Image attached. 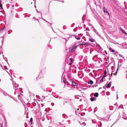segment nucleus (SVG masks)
<instances>
[{
    "mask_svg": "<svg viewBox=\"0 0 127 127\" xmlns=\"http://www.w3.org/2000/svg\"><path fill=\"white\" fill-rule=\"evenodd\" d=\"M109 49L110 50H112V48H111L110 47L109 48Z\"/></svg>",
    "mask_w": 127,
    "mask_h": 127,
    "instance_id": "nucleus-35",
    "label": "nucleus"
},
{
    "mask_svg": "<svg viewBox=\"0 0 127 127\" xmlns=\"http://www.w3.org/2000/svg\"><path fill=\"white\" fill-rule=\"evenodd\" d=\"M63 101H64L66 103H67V101H64V100H63Z\"/></svg>",
    "mask_w": 127,
    "mask_h": 127,
    "instance_id": "nucleus-49",
    "label": "nucleus"
},
{
    "mask_svg": "<svg viewBox=\"0 0 127 127\" xmlns=\"http://www.w3.org/2000/svg\"><path fill=\"white\" fill-rule=\"evenodd\" d=\"M107 73V72L106 70H105L104 71V74H106Z\"/></svg>",
    "mask_w": 127,
    "mask_h": 127,
    "instance_id": "nucleus-31",
    "label": "nucleus"
},
{
    "mask_svg": "<svg viewBox=\"0 0 127 127\" xmlns=\"http://www.w3.org/2000/svg\"><path fill=\"white\" fill-rule=\"evenodd\" d=\"M93 82L92 80H89V82H88V84H90L91 85H92L93 83Z\"/></svg>",
    "mask_w": 127,
    "mask_h": 127,
    "instance_id": "nucleus-11",
    "label": "nucleus"
},
{
    "mask_svg": "<svg viewBox=\"0 0 127 127\" xmlns=\"http://www.w3.org/2000/svg\"><path fill=\"white\" fill-rule=\"evenodd\" d=\"M86 30H88V31H90V30H89V29H87L86 28Z\"/></svg>",
    "mask_w": 127,
    "mask_h": 127,
    "instance_id": "nucleus-47",
    "label": "nucleus"
},
{
    "mask_svg": "<svg viewBox=\"0 0 127 127\" xmlns=\"http://www.w3.org/2000/svg\"><path fill=\"white\" fill-rule=\"evenodd\" d=\"M7 95L8 96H9V97H10L11 98H12V96L11 95H10L8 94H7Z\"/></svg>",
    "mask_w": 127,
    "mask_h": 127,
    "instance_id": "nucleus-22",
    "label": "nucleus"
},
{
    "mask_svg": "<svg viewBox=\"0 0 127 127\" xmlns=\"http://www.w3.org/2000/svg\"><path fill=\"white\" fill-rule=\"evenodd\" d=\"M0 7L1 8H2V5L1 3L0 2Z\"/></svg>",
    "mask_w": 127,
    "mask_h": 127,
    "instance_id": "nucleus-24",
    "label": "nucleus"
},
{
    "mask_svg": "<svg viewBox=\"0 0 127 127\" xmlns=\"http://www.w3.org/2000/svg\"><path fill=\"white\" fill-rule=\"evenodd\" d=\"M94 95L95 96L97 97L98 96V94L97 93H96L94 94Z\"/></svg>",
    "mask_w": 127,
    "mask_h": 127,
    "instance_id": "nucleus-10",
    "label": "nucleus"
},
{
    "mask_svg": "<svg viewBox=\"0 0 127 127\" xmlns=\"http://www.w3.org/2000/svg\"><path fill=\"white\" fill-rule=\"evenodd\" d=\"M93 31L95 33L97 32L95 28H94V29L93 30Z\"/></svg>",
    "mask_w": 127,
    "mask_h": 127,
    "instance_id": "nucleus-18",
    "label": "nucleus"
},
{
    "mask_svg": "<svg viewBox=\"0 0 127 127\" xmlns=\"http://www.w3.org/2000/svg\"><path fill=\"white\" fill-rule=\"evenodd\" d=\"M82 126H85L86 124L84 122H83L82 123Z\"/></svg>",
    "mask_w": 127,
    "mask_h": 127,
    "instance_id": "nucleus-16",
    "label": "nucleus"
},
{
    "mask_svg": "<svg viewBox=\"0 0 127 127\" xmlns=\"http://www.w3.org/2000/svg\"><path fill=\"white\" fill-rule=\"evenodd\" d=\"M42 13H41V16H42Z\"/></svg>",
    "mask_w": 127,
    "mask_h": 127,
    "instance_id": "nucleus-58",
    "label": "nucleus"
},
{
    "mask_svg": "<svg viewBox=\"0 0 127 127\" xmlns=\"http://www.w3.org/2000/svg\"><path fill=\"white\" fill-rule=\"evenodd\" d=\"M125 96L126 97V96H127V95H126Z\"/></svg>",
    "mask_w": 127,
    "mask_h": 127,
    "instance_id": "nucleus-53",
    "label": "nucleus"
},
{
    "mask_svg": "<svg viewBox=\"0 0 127 127\" xmlns=\"http://www.w3.org/2000/svg\"><path fill=\"white\" fill-rule=\"evenodd\" d=\"M71 62L69 63V65H71Z\"/></svg>",
    "mask_w": 127,
    "mask_h": 127,
    "instance_id": "nucleus-42",
    "label": "nucleus"
},
{
    "mask_svg": "<svg viewBox=\"0 0 127 127\" xmlns=\"http://www.w3.org/2000/svg\"><path fill=\"white\" fill-rule=\"evenodd\" d=\"M120 118H121V120H127V115L126 114H125L124 112H123L122 113V115H121L120 114Z\"/></svg>",
    "mask_w": 127,
    "mask_h": 127,
    "instance_id": "nucleus-1",
    "label": "nucleus"
},
{
    "mask_svg": "<svg viewBox=\"0 0 127 127\" xmlns=\"http://www.w3.org/2000/svg\"><path fill=\"white\" fill-rule=\"evenodd\" d=\"M42 19L45 21H46V20H45V19H44L43 18H42Z\"/></svg>",
    "mask_w": 127,
    "mask_h": 127,
    "instance_id": "nucleus-45",
    "label": "nucleus"
},
{
    "mask_svg": "<svg viewBox=\"0 0 127 127\" xmlns=\"http://www.w3.org/2000/svg\"><path fill=\"white\" fill-rule=\"evenodd\" d=\"M2 92L3 93V94H4V95L5 96H7V94L4 91L2 90Z\"/></svg>",
    "mask_w": 127,
    "mask_h": 127,
    "instance_id": "nucleus-9",
    "label": "nucleus"
},
{
    "mask_svg": "<svg viewBox=\"0 0 127 127\" xmlns=\"http://www.w3.org/2000/svg\"><path fill=\"white\" fill-rule=\"evenodd\" d=\"M104 87H105L104 86V87H103V88L104 89H105V88Z\"/></svg>",
    "mask_w": 127,
    "mask_h": 127,
    "instance_id": "nucleus-56",
    "label": "nucleus"
},
{
    "mask_svg": "<svg viewBox=\"0 0 127 127\" xmlns=\"http://www.w3.org/2000/svg\"><path fill=\"white\" fill-rule=\"evenodd\" d=\"M118 68L117 69V71H116V72L114 73L113 74L114 75H117V71H118Z\"/></svg>",
    "mask_w": 127,
    "mask_h": 127,
    "instance_id": "nucleus-19",
    "label": "nucleus"
},
{
    "mask_svg": "<svg viewBox=\"0 0 127 127\" xmlns=\"http://www.w3.org/2000/svg\"><path fill=\"white\" fill-rule=\"evenodd\" d=\"M96 33V34H97V35H98V36H100H100H101V35H100V34H99V33L98 32H96V33Z\"/></svg>",
    "mask_w": 127,
    "mask_h": 127,
    "instance_id": "nucleus-20",
    "label": "nucleus"
},
{
    "mask_svg": "<svg viewBox=\"0 0 127 127\" xmlns=\"http://www.w3.org/2000/svg\"><path fill=\"white\" fill-rule=\"evenodd\" d=\"M34 7H35V8H36V6H35H35H34Z\"/></svg>",
    "mask_w": 127,
    "mask_h": 127,
    "instance_id": "nucleus-54",
    "label": "nucleus"
},
{
    "mask_svg": "<svg viewBox=\"0 0 127 127\" xmlns=\"http://www.w3.org/2000/svg\"><path fill=\"white\" fill-rule=\"evenodd\" d=\"M33 19H35V17H33Z\"/></svg>",
    "mask_w": 127,
    "mask_h": 127,
    "instance_id": "nucleus-51",
    "label": "nucleus"
},
{
    "mask_svg": "<svg viewBox=\"0 0 127 127\" xmlns=\"http://www.w3.org/2000/svg\"><path fill=\"white\" fill-rule=\"evenodd\" d=\"M111 79V77L110 76L109 78V80H110Z\"/></svg>",
    "mask_w": 127,
    "mask_h": 127,
    "instance_id": "nucleus-46",
    "label": "nucleus"
},
{
    "mask_svg": "<svg viewBox=\"0 0 127 127\" xmlns=\"http://www.w3.org/2000/svg\"><path fill=\"white\" fill-rule=\"evenodd\" d=\"M112 76V74H111V76Z\"/></svg>",
    "mask_w": 127,
    "mask_h": 127,
    "instance_id": "nucleus-61",
    "label": "nucleus"
},
{
    "mask_svg": "<svg viewBox=\"0 0 127 127\" xmlns=\"http://www.w3.org/2000/svg\"><path fill=\"white\" fill-rule=\"evenodd\" d=\"M45 21L47 23H48V22L47 21Z\"/></svg>",
    "mask_w": 127,
    "mask_h": 127,
    "instance_id": "nucleus-60",
    "label": "nucleus"
},
{
    "mask_svg": "<svg viewBox=\"0 0 127 127\" xmlns=\"http://www.w3.org/2000/svg\"><path fill=\"white\" fill-rule=\"evenodd\" d=\"M86 35L87 36H89V33L88 32H86Z\"/></svg>",
    "mask_w": 127,
    "mask_h": 127,
    "instance_id": "nucleus-29",
    "label": "nucleus"
},
{
    "mask_svg": "<svg viewBox=\"0 0 127 127\" xmlns=\"http://www.w3.org/2000/svg\"><path fill=\"white\" fill-rule=\"evenodd\" d=\"M42 99H45V97L44 96H42Z\"/></svg>",
    "mask_w": 127,
    "mask_h": 127,
    "instance_id": "nucleus-33",
    "label": "nucleus"
},
{
    "mask_svg": "<svg viewBox=\"0 0 127 127\" xmlns=\"http://www.w3.org/2000/svg\"><path fill=\"white\" fill-rule=\"evenodd\" d=\"M7 95L8 96H9V97H10L11 98H12V96L11 95H10L8 94H7Z\"/></svg>",
    "mask_w": 127,
    "mask_h": 127,
    "instance_id": "nucleus-21",
    "label": "nucleus"
},
{
    "mask_svg": "<svg viewBox=\"0 0 127 127\" xmlns=\"http://www.w3.org/2000/svg\"><path fill=\"white\" fill-rule=\"evenodd\" d=\"M5 28H6L5 26H4L1 29L0 31L1 32H2L4 30Z\"/></svg>",
    "mask_w": 127,
    "mask_h": 127,
    "instance_id": "nucleus-14",
    "label": "nucleus"
},
{
    "mask_svg": "<svg viewBox=\"0 0 127 127\" xmlns=\"http://www.w3.org/2000/svg\"><path fill=\"white\" fill-rule=\"evenodd\" d=\"M89 40L91 42H93L94 41V39L92 38H89Z\"/></svg>",
    "mask_w": 127,
    "mask_h": 127,
    "instance_id": "nucleus-12",
    "label": "nucleus"
},
{
    "mask_svg": "<svg viewBox=\"0 0 127 127\" xmlns=\"http://www.w3.org/2000/svg\"><path fill=\"white\" fill-rule=\"evenodd\" d=\"M101 88H99V89H101Z\"/></svg>",
    "mask_w": 127,
    "mask_h": 127,
    "instance_id": "nucleus-59",
    "label": "nucleus"
},
{
    "mask_svg": "<svg viewBox=\"0 0 127 127\" xmlns=\"http://www.w3.org/2000/svg\"><path fill=\"white\" fill-rule=\"evenodd\" d=\"M72 85L74 86H76L77 85V83L74 82L72 81Z\"/></svg>",
    "mask_w": 127,
    "mask_h": 127,
    "instance_id": "nucleus-13",
    "label": "nucleus"
},
{
    "mask_svg": "<svg viewBox=\"0 0 127 127\" xmlns=\"http://www.w3.org/2000/svg\"><path fill=\"white\" fill-rule=\"evenodd\" d=\"M76 48V46H73L70 49L69 51L70 52H72V51H74L75 50Z\"/></svg>",
    "mask_w": 127,
    "mask_h": 127,
    "instance_id": "nucleus-2",
    "label": "nucleus"
},
{
    "mask_svg": "<svg viewBox=\"0 0 127 127\" xmlns=\"http://www.w3.org/2000/svg\"><path fill=\"white\" fill-rule=\"evenodd\" d=\"M82 43L80 45H87L89 46L90 45V44L89 43V42H84V43H83L82 42Z\"/></svg>",
    "mask_w": 127,
    "mask_h": 127,
    "instance_id": "nucleus-3",
    "label": "nucleus"
},
{
    "mask_svg": "<svg viewBox=\"0 0 127 127\" xmlns=\"http://www.w3.org/2000/svg\"><path fill=\"white\" fill-rule=\"evenodd\" d=\"M51 105L52 106H53V105L54 104V103H51Z\"/></svg>",
    "mask_w": 127,
    "mask_h": 127,
    "instance_id": "nucleus-44",
    "label": "nucleus"
},
{
    "mask_svg": "<svg viewBox=\"0 0 127 127\" xmlns=\"http://www.w3.org/2000/svg\"><path fill=\"white\" fill-rule=\"evenodd\" d=\"M5 60V61L7 62V63L8 64V65H9V64L8 63V62H7V59L6 58V57H4L3 58Z\"/></svg>",
    "mask_w": 127,
    "mask_h": 127,
    "instance_id": "nucleus-15",
    "label": "nucleus"
},
{
    "mask_svg": "<svg viewBox=\"0 0 127 127\" xmlns=\"http://www.w3.org/2000/svg\"><path fill=\"white\" fill-rule=\"evenodd\" d=\"M69 60H70L71 62H72L73 61L72 59V58H70Z\"/></svg>",
    "mask_w": 127,
    "mask_h": 127,
    "instance_id": "nucleus-27",
    "label": "nucleus"
},
{
    "mask_svg": "<svg viewBox=\"0 0 127 127\" xmlns=\"http://www.w3.org/2000/svg\"><path fill=\"white\" fill-rule=\"evenodd\" d=\"M77 110H79V108H78L77 109Z\"/></svg>",
    "mask_w": 127,
    "mask_h": 127,
    "instance_id": "nucleus-52",
    "label": "nucleus"
},
{
    "mask_svg": "<svg viewBox=\"0 0 127 127\" xmlns=\"http://www.w3.org/2000/svg\"><path fill=\"white\" fill-rule=\"evenodd\" d=\"M64 81V83H65V81L63 80Z\"/></svg>",
    "mask_w": 127,
    "mask_h": 127,
    "instance_id": "nucleus-55",
    "label": "nucleus"
},
{
    "mask_svg": "<svg viewBox=\"0 0 127 127\" xmlns=\"http://www.w3.org/2000/svg\"><path fill=\"white\" fill-rule=\"evenodd\" d=\"M105 7H103V9H105Z\"/></svg>",
    "mask_w": 127,
    "mask_h": 127,
    "instance_id": "nucleus-50",
    "label": "nucleus"
},
{
    "mask_svg": "<svg viewBox=\"0 0 127 127\" xmlns=\"http://www.w3.org/2000/svg\"><path fill=\"white\" fill-rule=\"evenodd\" d=\"M92 122L93 123V120H92Z\"/></svg>",
    "mask_w": 127,
    "mask_h": 127,
    "instance_id": "nucleus-63",
    "label": "nucleus"
},
{
    "mask_svg": "<svg viewBox=\"0 0 127 127\" xmlns=\"http://www.w3.org/2000/svg\"><path fill=\"white\" fill-rule=\"evenodd\" d=\"M12 32V31L11 30H10L8 31V34H10Z\"/></svg>",
    "mask_w": 127,
    "mask_h": 127,
    "instance_id": "nucleus-17",
    "label": "nucleus"
},
{
    "mask_svg": "<svg viewBox=\"0 0 127 127\" xmlns=\"http://www.w3.org/2000/svg\"><path fill=\"white\" fill-rule=\"evenodd\" d=\"M10 74H11V73L10 72Z\"/></svg>",
    "mask_w": 127,
    "mask_h": 127,
    "instance_id": "nucleus-64",
    "label": "nucleus"
},
{
    "mask_svg": "<svg viewBox=\"0 0 127 127\" xmlns=\"http://www.w3.org/2000/svg\"><path fill=\"white\" fill-rule=\"evenodd\" d=\"M120 108H122V107L121 106H119V109Z\"/></svg>",
    "mask_w": 127,
    "mask_h": 127,
    "instance_id": "nucleus-43",
    "label": "nucleus"
},
{
    "mask_svg": "<svg viewBox=\"0 0 127 127\" xmlns=\"http://www.w3.org/2000/svg\"><path fill=\"white\" fill-rule=\"evenodd\" d=\"M110 51L113 52L114 53L115 52V51L114 50H112L111 51Z\"/></svg>",
    "mask_w": 127,
    "mask_h": 127,
    "instance_id": "nucleus-28",
    "label": "nucleus"
},
{
    "mask_svg": "<svg viewBox=\"0 0 127 127\" xmlns=\"http://www.w3.org/2000/svg\"><path fill=\"white\" fill-rule=\"evenodd\" d=\"M79 123L81 125H82V123H81V122H79Z\"/></svg>",
    "mask_w": 127,
    "mask_h": 127,
    "instance_id": "nucleus-40",
    "label": "nucleus"
},
{
    "mask_svg": "<svg viewBox=\"0 0 127 127\" xmlns=\"http://www.w3.org/2000/svg\"><path fill=\"white\" fill-rule=\"evenodd\" d=\"M104 77H102L101 79L99 81V82H98V83H99V84H100L101 83L103 82V80L104 79Z\"/></svg>",
    "mask_w": 127,
    "mask_h": 127,
    "instance_id": "nucleus-8",
    "label": "nucleus"
},
{
    "mask_svg": "<svg viewBox=\"0 0 127 127\" xmlns=\"http://www.w3.org/2000/svg\"><path fill=\"white\" fill-rule=\"evenodd\" d=\"M96 98L95 97H92L90 99V100L92 101L96 100Z\"/></svg>",
    "mask_w": 127,
    "mask_h": 127,
    "instance_id": "nucleus-6",
    "label": "nucleus"
},
{
    "mask_svg": "<svg viewBox=\"0 0 127 127\" xmlns=\"http://www.w3.org/2000/svg\"><path fill=\"white\" fill-rule=\"evenodd\" d=\"M71 36L72 37H74L76 39H77L78 40H80V38L79 37H78V38H77V36H75L74 35H72Z\"/></svg>",
    "mask_w": 127,
    "mask_h": 127,
    "instance_id": "nucleus-7",
    "label": "nucleus"
},
{
    "mask_svg": "<svg viewBox=\"0 0 127 127\" xmlns=\"http://www.w3.org/2000/svg\"><path fill=\"white\" fill-rule=\"evenodd\" d=\"M120 29L123 33L126 35H127V33H126L124 30H123L122 28H120Z\"/></svg>",
    "mask_w": 127,
    "mask_h": 127,
    "instance_id": "nucleus-5",
    "label": "nucleus"
},
{
    "mask_svg": "<svg viewBox=\"0 0 127 127\" xmlns=\"http://www.w3.org/2000/svg\"><path fill=\"white\" fill-rule=\"evenodd\" d=\"M80 101H81V99H80Z\"/></svg>",
    "mask_w": 127,
    "mask_h": 127,
    "instance_id": "nucleus-62",
    "label": "nucleus"
},
{
    "mask_svg": "<svg viewBox=\"0 0 127 127\" xmlns=\"http://www.w3.org/2000/svg\"><path fill=\"white\" fill-rule=\"evenodd\" d=\"M107 76V75H106V74H104V75L103 76V77L104 78L105 77H106V76Z\"/></svg>",
    "mask_w": 127,
    "mask_h": 127,
    "instance_id": "nucleus-30",
    "label": "nucleus"
},
{
    "mask_svg": "<svg viewBox=\"0 0 127 127\" xmlns=\"http://www.w3.org/2000/svg\"><path fill=\"white\" fill-rule=\"evenodd\" d=\"M69 39V38H66L65 39V40H68V39Z\"/></svg>",
    "mask_w": 127,
    "mask_h": 127,
    "instance_id": "nucleus-36",
    "label": "nucleus"
},
{
    "mask_svg": "<svg viewBox=\"0 0 127 127\" xmlns=\"http://www.w3.org/2000/svg\"><path fill=\"white\" fill-rule=\"evenodd\" d=\"M92 28H93V29H94V28L93 26H92Z\"/></svg>",
    "mask_w": 127,
    "mask_h": 127,
    "instance_id": "nucleus-48",
    "label": "nucleus"
},
{
    "mask_svg": "<svg viewBox=\"0 0 127 127\" xmlns=\"http://www.w3.org/2000/svg\"><path fill=\"white\" fill-rule=\"evenodd\" d=\"M118 98V95H117V99Z\"/></svg>",
    "mask_w": 127,
    "mask_h": 127,
    "instance_id": "nucleus-41",
    "label": "nucleus"
},
{
    "mask_svg": "<svg viewBox=\"0 0 127 127\" xmlns=\"http://www.w3.org/2000/svg\"><path fill=\"white\" fill-rule=\"evenodd\" d=\"M119 56L120 57H122V55H120V54H119Z\"/></svg>",
    "mask_w": 127,
    "mask_h": 127,
    "instance_id": "nucleus-39",
    "label": "nucleus"
},
{
    "mask_svg": "<svg viewBox=\"0 0 127 127\" xmlns=\"http://www.w3.org/2000/svg\"><path fill=\"white\" fill-rule=\"evenodd\" d=\"M111 83V82L110 81L109 82V83L108 84H107L106 86V88H110V87Z\"/></svg>",
    "mask_w": 127,
    "mask_h": 127,
    "instance_id": "nucleus-4",
    "label": "nucleus"
},
{
    "mask_svg": "<svg viewBox=\"0 0 127 127\" xmlns=\"http://www.w3.org/2000/svg\"><path fill=\"white\" fill-rule=\"evenodd\" d=\"M27 17V16H24L25 17Z\"/></svg>",
    "mask_w": 127,
    "mask_h": 127,
    "instance_id": "nucleus-57",
    "label": "nucleus"
},
{
    "mask_svg": "<svg viewBox=\"0 0 127 127\" xmlns=\"http://www.w3.org/2000/svg\"><path fill=\"white\" fill-rule=\"evenodd\" d=\"M58 1H61V2H64V1H60L59 0H58Z\"/></svg>",
    "mask_w": 127,
    "mask_h": 127,
    "instance_id": "nucleus-38",
    "label": "nucleus"
},
{
    "mask_svg": "<svg viewBox=\"0 0 127 127\" xmlns=\"http://www.w3.org/2000/svg\"><path fill=\"white\" fill-rule=\"evenodd\" d=\"M99 123H100V126H99L100 127H101V126H102V123H101V122H100Z\"/></svg>",
    "mask_w": 127,
    "mask_h": 127,
    "instance_id": "nucleus-32",
    "label": "nucleus"
},
{
    "mask_svg": "<svg viewBox=\"0 0 127 127\" xmlns=\"http://www.w3.org/2000/svg\"><path fill=\"white\" fill-rule=\"evenodd\" d=\"M36 10L37 11V13H39L40 12V11H38L37 9H36Z\"/></svg>",
    "mask_w": 127,
    "mask_h": 127,
    "instance_id": "nucleus-34",
    "label": "nucleus"
},
{
    "mask_svg": "<svg viewBox=\"0 0 127 127\" xmlns=\"http://www.w3.org/2000/svg\"><path fill=\"white\" fill-rule=\"evenodd\" d=\"M0 127H3V126L2 124H0Z\"/></svg>",
    "mask_w": 127,
    "mask_h": 127,
    "instance_id": "nucleus-26",
    "label": "nucleus"
},
{
    "mask_svg": "<svg viewBox=\"0 0 127 127\" xmlns=\"http://www.w3.org/2000/svg\"><path fill=\"white\" fill-rule=\"evenodd\" d=\"M33 121V119L32 118H31L30 119V122H32Z\"/></svg>",
    "mask_w": 127,
    "mask_h": 127,
    "instance_id": "nucleus-25",
    "label": "nucleus"
},
{
    "mask_svg": "<svg viewBox=\"0 0 127 127\" xmlns=\"http://www.w3.org/2000/svg\"><path fill=\"white\" fill-rule=\"evenodd\" d=\"M106 10H107V9H106ZM104 12L105 13V12H106V14H108V15H109V13L108 12V11H107H107H104Z\"/></svg>",
    "mask_w": 127,
    "mask_h": 127,
    "instance_id": "nucleus-23",
    "label": "nucleus"
},
{
    "mask_svg": "<svg viewBox=\"0 0 127 127\" xmlns=\"http://www.w3.org/2000/svg\"><path fill=\"white\" fill-rule=\"evenodd\" d=\"M61 123H57V124H57V125H59V124H61Z\"/></svg>",
    "mask_w": 127,
    "mask_h": 127,
    "instance_id": "nucleus-37",
    "label": "nucleus"
}]
</instances>
